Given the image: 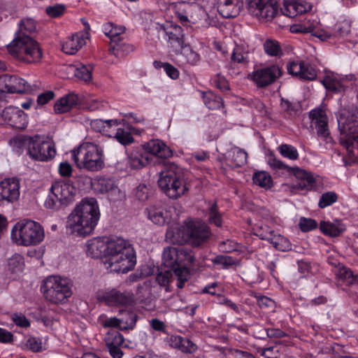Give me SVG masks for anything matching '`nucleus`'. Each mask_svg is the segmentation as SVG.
Wrapping results in <instances>:
<instances>
[{"instance_id": "obj_1", "label": "nucleus", "mask_w": 358, "mask_h": 358, "mask_svg": "<svg viewBox=\"0 0 358 358\" xmlns=\"http://www.w3.org/2000/svg\"><path fill=\"white\" fill-rule=\"evenodd\" d=\"M193 252L184 247H169L163 252V265L156 276L157 282L162 287L176 280V286L181 289L190 278L188 266L194 264Z\"/></svg>"}, {"instance_id": "obj_2", "label": "nucleus", "mask_w": 358, "mask_h": 358, "mask_svg": "<svg viewBox=\"0 0 358 358\" xmlns=\"http://www.w3.org/2000/svg\"><path fill=\"white\" fill-rule=\"evenodd\" d=\"M99 217L96 201L94 199H83L68 216L66 225L67 232L77 236L90 235Z\"/></svg>"}, {"instance_id": "obj_3", "label": "nucleus", "mask_w": 358, "mask_h": 358, "mask_svg": "<svg viewBox=\"0 0 358 358\" xmlns=\"http://www.w3.org/2000/svg\"><path fill=\"white\" fill-rule=\"evenodd\" d=\"M136 264V252L130 243L120 237H110L106 268L110 272L126 273Z\"/></svg>"}, {"instance_id": "obj_4", "label": "nucleus", "mask_w": 358, "mask_h": 358, "mask_svg": "<svg viewBox=\"0 0 358 358\" xmlns=\"http://www.w3.org/2000/svg\"><path fill=\"white\" fill-rule=\"evenodd\" d=\"M210 236L211 232L207 224L191 220L185 222L176 233L168 231L166 238L173 244L189 243L193 246H199L206 243Z\"/></svg>"}, {"instance_id": "obj_5", "label": "nucleus", "mask_w": 358, "mask_h": 358, "mask_svg": "<svg viewBox=\"0 0 358 358\" xmlns=\"http://www.w3.org/2000/svg\"><path fill=\"white\" fill-rule=\"evenodd\" d=\"M72 159L79 169L95 172L104 166L103 150L99 145L86 142L71 151Z\"/></svg>"}, {"instance_id": "obj_6", "label": "nucleus", "mask_w": 358, "mask_h": 358, "mask_svg": "<svg viewBox=\"0 0 358 358\" xmlns=\"http://www.w3.org/2000/svg\"><path fill=\"white\" fill-rule=\"evenodd\" d=\"M157 184L160 189L172 199H177L189 191L182 170L176 164L169 165L159 173Z\"/></svg>"}, {"instance_id": "obj_7", "label": "nucleus", "mask_w": 358, "mask_h": 358, "mask_svg": "<svg viewBox=\"0 0 358 358\" xmlns=\"http://www.w3.org/2000/svg\"><path fill=\"white\" fill-rule=\"evenodd\" d=\"M8 52L17 61L27 64H36L43 57V50L34 38L13 40L7 46Z\"/></svg>"}, {"instance_id": "obj_8", "label": "nucleus", "mask_w": 358, "mask_h": 358, "mask_svg": "<svg viewBox=\"0 0 358 358\" xmlns=\"http://www.w3.org/2000/svg\"><path fill=\"white\" fill-rule=\"evenodd\" d=\"M11 237L19 245H36L43 241L45 232L40 223L31 220H23L15 224L11 231Z\"/></svg>"}, {"instance_id": "obj_9", "label": "nucleus", "mask_w": 358, "mask_h": 358, "mask_svg": "<svg viewBox=\"0 0 358 358\" xmlns=\"http://www.w3.org/2000/svg\"><path fill=\"white\" fill-rule=\"evenodd\" d=\"M71 288L69 279L57 275L48 277L41 286L45 299L55 304L65 302L72 294Z\"/></svg>"}, {"instance_id": "obj_10", "label": "nucleus", "mask_w": 358, "mask_h": 358, "mask_svg": "<svg viewBox=\"0 0 358 358\" xmlns=\"http://www.w3.org/2000/svg\"><path fill=\"white\" fill-rule=\"evenodd\" d=\"M268 164L273 170H286L289 174L294 175L298 180L294 187L301 190L309 191L315 187V180L312 173L299 168L290 167L278 159L274 155L268 157Z\"/></svg>"}, {"instance_id": "obj_11", "label": "nucleus", "mask_w": 358, "mask_h": 358, "mask_svg": "<svg viewBox=\"0 0 358 358\" xmlns=\"http://www.w3.org/2000/svg\"><path fill=\"white\" fill-rule=\"evenodd\" d=\"M248 12L260 21H271L278 14L276 0H245Z\"/></svg>"}, {"instance_id": "obj_12", "label": "nucleus", "mask_w": 358, "mask_h": 358, "mask_svg": "<svg viewBox=\"0 0 358 358\" xmlns=\"http://www.w3.org/2000/svg\"><path fill=\"white\" fill-rule=\"evenodd\" d=\"M27 152L31 159L40 162H48L56 155L53 143L40 137L30 138Z\"/></svg>"}, {"instance_id": "obj_13", "label": "nucleus", "mask_w": 358, "mask_h": 358, "mask_svg": "<svg viewBox=\"0 0 358 358\" xmlns=\"http://www.w3.org/2000/svg\"><path fill=\"white\" fill-rule=\"evenodd\" d=\"M91 186L95 192L108 194V196L112 201L121 200L124 197V194L110 178L97 176L91 180Z\"/></svg>"}, {"instance_id": "obj_14", "label": "nucleus", "mask_w": 358, "mask_h": 358, "mask_svg": "<svg viewBox=\"0 0 358 358\" xmlns=\"http://www.w3.org/2000/svg\"><path fill=\"white\" fill-rule=\"evenodd\" d=\"M282 73V69L278 65H271L253 71L251 77L258 87H265L273 83Z\"/></svg>"}, {"instance_id": "obj_15", "label": "nucleus", "mask_w": 358, "mask_h": 358, "mask_svg": "<svg viewBox=\"0 0 358 358\" xmlns=\"http://www.w3.org/2000/svg\"><path fill=\"white\" fill-rule=\"evenodd\" d=\"M0 87L1 92L25 93L31 91L27 82L16 75H1Z\"/></svg>"}, {"instance_id": "obj_16", "label": "nucleus", "mask_w": 358, "mask_h": 358, "mask_svg": "<svg viewBox=\"0 0 358 358\" xmlns=\"http://www.w3.org/2000/svg\"><path fill=\"white\" fill-rule=\"evenodd\" d=\"M101 299L108 306H129L134 303V294L129 291L121 292L116 289H113L105 292L101 296Z\"/></svg>"}, {"instance_id": "obj_17", "label": "nucleus", "mask_w": 358, "mask_h": 358, "mask_svg": "<svg viewBox=\"0 0 358 358\" xmlns=\"http://www.w3.org/2000/svg\"><path fill=\"white\" fill-rule=\"evenodd\" d=\"M52 196L59 199L66 207L73 202L76 194V188L69 182L57 181L50 188Z\"/></svg>"}, {"instance_id": "obj_18", "label": "nucleus", "mask_w": 358, "mask_h": 358, "mask_svg": "<svg viewBox=\"0 0 358 358\" xmlns=\"http://www.w3.org/2000/svg\"><path fill=\"white\" fill-rule=\"evenodd\" d=\"M287 70L289 74L303 80H313L317 77V71L315 68L302 60L288 63Z\"/></svg>"}, {"instance_id": "obj_19", "label": "nucleus", "mask_w": 358, "mask_h": 358, "mask_svg": "<svg viewBox=\"0 0 358 358\" xmlns=\"http://www.w3.org/2000/svg\"><path fill=\"white\" fill-rule=\"evenodd\" d=\"M2 117L4 121L13 128L23 129L27 127V116L24 111L17 107H6L3 110Z\"/></svg>"}, {"instance_id": "obj_20", "label": "nucleus", "mask_w": 358, "mask_h": 358, "mask_svg": "<svg viewBox=\"0 0 358 358\" xmlns=\"http://www.w3.org/2000/svg\"><path fill=\"white\" fill-rule=\"evenodd\" d=\"M124 341L123 336L117 331H110L106 334L104 342L109 355L113 358H122L124 352L121 347Z\"/></svg>"}, {"instance_id": "obj_21", "label": "nucleus", "mask_w": 358, "mask_h": 358, "mask_svg": "<svg viewBox=\"0 0 358 358\" xmlns=\"http://www.w3.org/2000/svg\"><path fill=\"white\" fill-rule=\"evenodd\" d=\"M87 31H79L67 37L62 43V50L67 55L76 54L86 43V39L89 38Z\"/></svg>"}, {"instance_id": "obj_22", "label": "nucleus", "mask_w": 358, "mask_h": 358, "mask_svg": "<svg viewBox=\"0 0 358 358\" xmlns=\"http://www.w3.org/2000/svg\"><path fill=\"white\" fill-rule=\"evenodd\" d=\"M173 210L171 207L166 209L162 205H152L146 208V212L149 220L156 224L162 226L173 220L171 215Z\"/></svg>"}, {"instance_id": "obj_23", "label": "nucleus", "mask_w": 358, "mask_h": 358, "mask_svg": "<svg viewBox=\"0 0 358 358\" xmlns=\"http://www.w3.org/2000/svg\"><path fill=\"white\" fill-rule=\"evenodd\" d=\"M354 75L345 76L340 77L336 75H328L324 77L322 81L324 87L334 92H343L348 87V83L355 80Z\"/></svg>"}, {"instance_id": "obj_24", "label": "nucleus", "mask_w": 358, "mask_h": 358, "mask_svg": "<svg viewBox=\"0 0 358 358\" xmlns=\"http://www.w3.org/2000/svg\"><path fill=\"white\" fill-rule=\"evenodd\" d=\"M309 117L311 120L312 125H314L316 128L317 135L322 138H327L329 136V131L326 112L318 108L312 110L309 113Z\"/></svg>"}, {"instance_id": "obj_25", "label": "nucleus", "mask_w": 358, "mask_h": 358, "mask_svg": "<svg viewBox=\"0 0 358 358\" xmlns=\"http://www.w3.org/2000/svg\"><path fill=\"white\" fill-rule=\"evenodd\" d=\"M20 183L15 178H8L0 182V201L12 202L20 196Z\"/></svg>"}, {"instance_id": "obj_26", "label": "nucleus", "mask_w": 358, "mask_h": 358, "mask_svg": "<svg viewBox=\"0 0 358 358\" xmlns=\"http://www.w3.org/2000/svg\"><path fill=\"white\" fill-rule=\"evenodd\" d=\"M109 240L110 237H102L88 241L86 249L87 255L93 258H106Z\"/></svg>"}, {"instance_id": "obj_27", "label": "nucleus", "mask_w": 358, "mask_h": 358, "mask_svg": "<svg viewBox=\"0 0 358 358\" xmlns=\"http://www.w3.org/2000/svg\"><path fill=\"white\" fill-rule=\"evenodd\" d=\"M82 101V97L78 94L69 93L57 101L54 106V110L57 113H67L80 106Z\"/></svg>"}, {"instance_id": "obj_28", "label": "nucleus", "mask_w": 358, "mask_h": 358, "mask_svg": "<svg viewBox=\"0 0 358 358\" xmlns=\"http://www.w3.org/2000/svg\"><path fill=\"white\" fill-rule=\"evenodd\" d=\"M248 158L247 152L238 147L231 148L225 155L227 164L231 169L243 166Z\"/></svg>"}, {"instance_id": "obj_29", "label": "nucleus", "mask_w": 358, "mask_h": 358, "mask_svg": "<svg viewBox=\"0 0 358 358\" xmlns=\"http://www.w3.org/2000/svg\"><path fill=\"white\" fill-rule=\"evenodd\" d=\"M144 150L153 155L162 158H167L172 155V152L162 141L153 139L143 145Z\"/></svg>"}, {"instance_id": "obj_30", "label": "nucleus", "mask_w": 358, "mask_h": 358, "mask_svg": "<svg viewBox=\"0 0 358 358\" xmlns=\"http://www.w3.org/2000/svg\"><path fill=\"white\" fill-rule=\"evenodd\" d=\"M163 29L168 36V42L172 46L181 47L184 45L183 29L182 27L176 24H170L166 27H163Z\"/></svg>"}, {"instance_id": "obj_31", "label": "nucleus", "mask_w": 358, "mask_h": 358, "mask_svg": "<svg viewBox=\"0 0 358 358\" xmlns=\"http://www.w3.org/2000/svg\"><path fill=\"white\" fill-rule=\"evenodd\" d=\"M181 51L178 56V62L181 66L191 65L195 66L200 61V55L194 51L189 45H183L181 47Z\"/></svg>"}, {"instance_id": "obj_32", "label": "nucleus", "mask_w": 358, "mask_h": 358, "mask_svg": "<svg viewBox=\"0 0 358 358\" xmlns=\"http://www.w3.org/2000/svg\"><path fill=\"white\" fill-rule=\"evenodd\" d=\"M170 345L184 353L192 354L196 350V345L190 340L180 336H171L169 341Z\"/></svg>"}, {"instance_id": "obj_33", "label": "nucleus", "mask_w": 358, "mask_h": 358, "mask_svg": "<svg viewBox=\"0 0 358 358\" xmlns=\"http://www.w3.org/2000/svg\"><path fill=\"white\" fill-rule=\"evenodd\" d=\"M217 8L220 14L224 18L235 17L240 10V7L234 0H217Z\"/></svg>"}, {"instance_id": "obj_34", "label": "nucleus", "mask_w": 358, "mask_h": 358, "mask_svg": "<svg viewBox=\"0 0 358 358\" xmlns=\"http://www.w3.org/2000/svg\"><path fill=\"white\" fill-rule=\"evenodd\" d=\"M36 31V23L32 19H23L19 24V29L13 40L22 39V38H33Z\"/></svg>"}, {"instance_id": "obj_35", "label": "nucleus", "mask_w": 358, "mask_h": 358, "mask_svg": "<svg viewBox=\"0 0 358 358\" xmlns=\"http://www.w3.org/2000/svg\"><path fill=\"white\" fill-rule=\"evenodd\" d=\"M320 229L324 234L331 237L340 236L345 229L344 225L338 220L334 222L322 221L320 222Z\"/></svg>"}, {"instance_id": "obj_36", "label": "nucleus", "mask_w": 358, "mask_h": 358, "mask_svg": "<svg viewBox=\"0 0 358 358\" xmlns=\"http://www.w3.org/2000/svg\"><path fill=\"white\" fill-rule=\"evenodd\" d=\"M149 162V157L147 153L139 151H133L128 157V164L131 168L138 169L145 166Z\"/></svg>"}, {"instance_id": "obj_37", "label": "nucleus", "mask_w": 358, "mask_h": 358, "mask_svg": "<svg viewBox=\"0 0 358 358\" xmlns=\"http://www.w3.org/2000/svg\"><path fill=\"white\" fill-rule=\"evenodd\" d=\"M291 31L295 33H311L313 36L320 38L322 41H327L331 37V34L324 30H316L312 25H299L298 27H292Z\"/></svg>"}, {"instance_id": "obj_38", "label": "nucleus", "mask_w": 358, "mask_h": 358, "mask_svg": "<svg viewBox=\"0 0 358 358\" xmlns=\"http://www.w3.org/2000/svg\"><path fill=\"white\" fill-rule=\"evenodd\" d=\"M281 12L284 15L289 17H294L306 12V7L296 1H285L284 6L281 8Z\"/></svg>"}, {"instance_id": "obj_39", "label": "nucleus", "mask_w": 358, "mask_h": 358, "mask_svg": "<svg viewBox=\"0 0 358 358\" xmlns=\"http://www.w3.org/2000/svg\"><path fill=\"white\" fill-rule=\"evenodd\" d=\"M120 124L118 120H94L91 122L92 129L105 135H109L108 132L111 127H117Z\"/></svg>"}, {"instance_id": "obj_40", "label": "nucleus", "mask_w": 358, "mask_h": 358, "mask_svg": "<svg viewBox=\"0 0 358 358\" xmlns=\"http://www.w3.org/2000/svg\"><path fill=\"white\" fill-rule=\"evenodd\" d=\"M263 48L266 55L271 57H280L282 50L280 43L271 38H267L263 43Z\"/></svg>"}, {"instance_id": "obj_41", "label": "nucleus", "mask_w": 358, "mask_h": 358, "mask_svg": "<svg viewBox=\"0 0 358 358\" xmlns=\"http://www.w3.org/2000/svg\"><path fill=\"white\" fill-rule=\"evenodd\" d=\"M202 94L203 103L208 109L216 110L223 106V101L220 96L212 92Z\"/></svg>"}, {"instance_id": "obj_42", "label": "nucleus", "mask_w": 358, "mask_h": 358, "mask_svg": "<svg viewBox=\"0 0 358 358\" xmlns=\"http://www.w3.org/2000/svg\"><path fill=\"white\" fill-rule=\"evenodd\" d=\"M273 247L280 251L285 252L292 250V244L289 241L280 235L275 233L271 240L269 241Z\"/></svg>"}, {"instance_id": "obj_43", "label": "nucleus", "mask_w": 358, "mask_h": 358, "mask_svg": "<svg viewBox=\"0 0 358 358\" xmlns=\"http://www.w3.org/2000/svg\"><path fill=\"white\" fill-rule=\"evenodd\" d=\"M252 180L255 184L265 189H268L272 185L271 176L266 171L255 173L253 175Z\"/></svg>"}, {"instance_id": "obj_44", "label": "nucleus", "mask_w": 358, "mask_h": 358, "mask_svg": "<svg viewBox=\"0 0 358 358\" xmlns=\"http://www.w3.org/2000/svg\"><path fill=\"white\" fill-rule=\"evenodd\" d=\"M212 262L215 265H220L222 269H228L229 267L237 265L238 262L236 259L227 255H217L212 259Z\"/></svg>"}, {"instance_id": "obj_45", "label": "nucleus", "mask_w": 358, "mask_h": 358, "mask_svg": "<svg viewBox=\"0 0 358 358\" xmlns=\"http://www.w3.org/2000/svg\"><path fill=\"white\" fill-rule=\"evenodd\" d=\"M99 322L104 328H119L121 330L127 329V325L123 327L121 325L124 322L123 320L115 317H106L105 316H101L99 317Z\"/></svg>"}, {"instance_id": "obj_46", "label": "nucleus", "mask_w": 358, "mask_h": 358, "mask_svg": "<svg viewBox=\"0 0 358 358\" xmlns=\"http://www.w3.org/2000/svg\"><path fill=\"white\" fill-rule=\"evenodd\" d=\"M105 34L109 37L112 42L117 43L120 40V35L124 32V27H114L112 24L105 26Z\"/></svg>"}, {"instance_id": "obj_47", "label": "nucleus", "mask_w": 358, "mask_h": 358, "mask_svg": "<svg viewBox=\"0 0 358 358\" xmlns=\"http://www.w3.org/2000/svg\"><path fill=\"white\" fill-rule=\"evenodd\" d=\"M279 152L284 157L292 160H296L299 158L297 150L292 145L288 144H282L278 147Z\"/></svg>"}, {"instance_id": "obj_48", "label": "nucleus", "mask_w": 358, "mask_h": 358, "mask_svg": "<svg viewBox=\"0 0 358 358\" xmlns=\"http://www.w3.org/2000/svg\"><path fill=\"white\" fill-rule=\"evenodd\" d=\"M208 220L210 223L214 224L216 227L222 226V217L221 215L218 211V207L216 203H213L208 208Z\"/></svg>"}, {"instance_id": "obj_49", "label": "nucleus", "mask_w": 358, "mask_h": 358, "mask_svg": "<svg viewBox=\"0 0 358 358\" xmlns=\"http://www.w3.org/2000/svg\"><path fill=\"white\" fill-rule=\"evenodd\" d=\"M338 199V195L334 192H327L322 194L320 196L318 206L320 208H324L328 207L335 202H336Z\"/></svg>"}, {"instance_id": "obj_50", "label": "nucleus", "mask_w": 358, "mask_h": 358, "mask_svg": "<svg viewBox=\"0 0 358 358\" xmlns=\"http://www.w3.org/2000/svg\"><path fill=\"white\" fill-rule=\"evenodd\" d=\"M92 66L82 65L75 69L74 75L78 79L87 82L92 79Z\"/></svg>"}, {"instance_id": "obj_51", "label": "nucleus", "mask_w": 358, "mask_h": 358, "mask_svg": "<svg viewBox=\"0 0 358 358\" xmlns=\"http://www.w3.org/2000/svg\"><path fill=\"white\" fill-rule=\"evenodd\" d=\"M114 138L122 145H127L134 142V137L129 131L124 129H118L115 134Z\"/></svg>"}, {"instance_id": "obj_52", "label": "nucleus", "mask_w": 358, "mask_h": 358, "mask_svg": "<svg viewBox=\"0 0 358 358\" xmlns=\"http://www.w3.org/2000/svg\"><path fill=\"white\" fill-rule=\"evenodd\" d=\"M44 206L48 209L53 210H59L65 208L62 203L59 201V199H56L54 196H52V193L50 191L44 201Z\"/></svg>"}, {"instance_id": "obj_53", "label": "nucleus", "mask_w": 358, "mask_h": 358, "mask_svg": "<svg viewBox=\"0 0 358 358\" xmlns=\"http://www.w3.org/2000/svg\"><path fill=\"white\" fill-rule=\"evenodd\" d=\"M66 10V6L64 4H55L47 6L45 8L46 14L50 17H59Z\"/></svg>"}, {"instance_id": "obj_54", "label": "nucleus", "mask_w": 358, "mask_h": 358, "mask_svg": "<svg viewBox=\"0 0 358 358\" xmlns=\"http://www.w3.org/2000/svg\"><path fill=\"white\" fill-rule=\"evenodd\" d=\"M23 258L20 255H15L8 259V267L12 272H17L22 268Z\"/></svg>"}, {"instance_id": "obj_55", "label": "nucleus", "mask_w": 358, "mask_h": 358, "mask_svg": "<svg viewBox=\"0 0 358 358\" xmlns=\"http://www.w3.org/2000/svg\"><path fill=\"white\" fill-rule=\"evenodd\" d=\"M134 50V48L132 45L129 44H120L118 43H116L111 49H110V51L117 56L120 55L127 54L129 52H131Z\"/></svg>"}, {"instance_id": "obj_56", "label": "nucleus", "mask_w": 358, "mask_h": 358, "mask_svg": "<svg viewBox=\"0 0 358 358\" xmlns=\"http://www.w3.org/2000/svg\"><path fill=\"white\" fill-rule=\"evenodd\" d=\"M299 224L301 230L304 232L315 229L317 227V223L315 220L306 217H301Z\"/></svg>"}, {"instance_id": "obj_57", "label": "nucleus", "mask_w": 358, "mask_h": 358, "mask_svg": "<svg viewBox=\"0 0 358 358\" xmlns=\"http://www.w3.org/2000/svg\"><path fill=\"white\" fill-rule=\"evenodd\" d=\"M275 231L273 230H271L269 227L268 226H262L259 227V229L257 230L256 234L261 239L266 240L269 242L270 240L272 239L273 235L275 234Z\"/></svg>"}, {"instance_id": "obj_58", "label": "nucleus", "mask_w": 358, "mask_h": 358, "mask_svg": "<svg viewBox=\"0 0 358 358\" xmlns=\"http://www.w3.org/2000/svg\"><path fill=\"white\" fill-rule=\"evenodd\" d=\"M148 191L145 185L141 184L136 189V197L141 201H145L148 198Z\"/></svg>"}, {"instance_id": "obj_59", "label": "nucleus", "mask_w": 358, "mask_h": 358, "mask_svg": "<svg viewBox=\"0 0 358 358\" xmlns=\"http://www.w3.org/2000/svg\"><path fill=\"white\" fill-rule=\"evenodd\" d=\"M245 280L249 283H256L259 281L258 270L257 268H252L244 273Z\"/></svg>"}, {"instance_id": "obj_60", "label": "nucleus", "mask_w": 358, "mask_h": 358, "mask_svg": "<svg viewBox=\"0 0 358 358\" xmlns=\"http://www.w3.org/2000/svg\"><path fill=\"white\" fill-rule=\"evenodd\" d=\"M27 346L31 351L38 352L42 350V343L39 339L30 338L27 341Z\"/></svg>"}, {"instance_id": "obj_61", "label": "nucleus", "mask_w": 358, "mask_h": 358, "mask_svg": "<svg viewBox=\"0 0 358 358\" xmlns=\"http://www.w3.org/2000/svg\"><path fill=\"white\" fill-rule=\"evenodd\" d=\"M12 320L16 325L21 327H28L30 325L29 320L24 315L22 314H13L12 316Z\"/></svg>"}, {"instance_id": "obj_62", "label": "nucleus", "mask_w": 358, "mask_h": 358, "mask_svg": "<svg viewBox=\"0 0 358 358\" xmlns=\"http://www.w3.org/2000/svg\"><path fill=\"white\" fill-rule=\"evenodd\" d=\"M213 83L216 87L221 90H229V84L224 77L220 74H217L216 78L213 79Z\"/></svg>"}, {"instance_id": "obj_63", "label": "nucleus", "mask_w": 358, "mask_h": 358, "mask_svg": "<svg viewBox=\"0 0 358 358\" xmlns=\"http://www.w3.org/2000/svg\"><path fill=\"white\" fill-rule=\"evenodd\" d=\"M73 169L69 162H62L59 166V173L63 177H70L72 174Z\"/></svg>"}, {"instance_id": "obj_64", "label": "nucleus", "mask_w": 358, "mask_h": 358, "mask_svg": "<svg viewBox=\"0 0 358 358\" xmlns=\"http://www.w3.org/2000/svg\"><path fill=\"white\" fill-rule=\"evenodd\" d=\"M231 60L232 62L237 64H245L248 62L246 57L238 49L234 50L231 55Z\"/></svg>"}]
</instances>
